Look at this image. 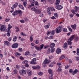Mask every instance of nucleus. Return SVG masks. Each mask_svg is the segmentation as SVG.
Masks as SVG:
<instances>
[{
    "label": "nucleus",
    "instance_id": "obj_1",
    "mask_svg": "<svg viewBox=\"0 0 79 79\" xmlns=\"http://www.w3.org/2000/svg\"><path fill=\"white\" fill-rule=\"evenodd\" d=\"M60 2V0H56L55 8L57 10H61L63 8V6L61 5H59Z\"/></svg>",
    "mask_w": 79,
    "mask_h": 79
},
{
    "label": "nucleus",
    "instance_id": "obj_2",
    "mask_svg": "<svg viewBox=\"0 0 79 79\" xmlns=\"http://www.w3.org/2000/svg\"><path fill=\"white\" fill-rule=\"evenodd\" d=\"M75 37V35H73L72 36L70 37L69 39V40L67 41V43H68V44H69V45H72L73 42L71 41H73V39H74Z\"/></svg>",
    "mask_w": 79,
    "mask_h": 79
},
{
    "label": "nucleus",
    "instance_id": "obj_3",
    "mask_svg": "<svg viewBox=\"0 0 79 79\" xmlns=\"http://www.w3.org/2000/svg\"><path fill=\"white\" fill-rule=\"evenodd\" d=\"M23 12L22 11L20 10H17L15 11V12L12 13L13 16H16L18 15V14H22Z\"/></svg>",
    "mask_w": 79,
    "mask_h": 79
},
{
    "label": "nucleus",
    "instance_id": "obj_4",
    "mask_svg": "<svg viewBox=\"0 0 79 79\" xmlns=\"http://www.w3.org/2000/svg\"><path fill=\"white\" fill-rule=\"evenodd\" d=\"M62 29V27L60 26L56 29V32L57 34H58V33H60V32H61Z\"/></svg>",
    "mask_w": 79,
    "mask_h": 79
},
{
    "label": "nucleus",
    "instance_id": "obj_5",
    "mask_svg": "<svg viewBox=\"0 0 79 79\" xmlns=\"http://www.w3.org/2000/svg\"><path fill=\"white\" fill-rule=\"evenodd\" d=\"M36 60V58H34L32 59L31 61L30 62V63L31 64H37V63L35 62Z\"/></svg>",
    "mask_w": 79,
    "mask_h": 79
},
{
    "label": "nucleus",
    "instance_id": "obj_6",
    "mask_svg": "<svg viewBox=\"0 0 79 79\" xmlns=\"http://www.w3.org/2000/svg\"><path fill=\"white\" fill-rule=\"evenodd\" d=\"M6 30V27L4 25H2L0 28V31H5Z\"/></svg>",
    "mask_w": 79,
    "mask_h": 79
},
{
    "label": "nucleus",
    "instance_id": "obj_7",
    "mask_svg": "<svg viewBox=\"0 0 79 79\" xmlns=\"http://www.w3.org/2000/svg\"><path fill=\"white\" fill-rule=\"evenodd\" d=\"M11 47L12 48H17L18 47V44L16 43L12 45Z\"/></svg>",
    "mask_w": 79,
    "mask_h": 79
},
{
    "label": "nucleus",
    "instance_id": "obj_8",
    "mask_svg": "<svg viewBox=\"0 0 79 79\" xmlns=\"http://www.w3.org/2000/svg\"><path fill=\"white\" fill-rule=\"evenodd\" d=\"M49 62L48 61V60H47V59H46L43 62V64L44 65V68L45 67H46V65H45V64H48L49 63Z\"/></svg>",
    "mask_w": 79,
    "mask_h": 79
},
{
    "label": "nucleus",
    "instance_id": "obj_9",
    "mask_svg": "<svg viewBox=\"0 0 79 79\" xmlns=\"http://www.w3.org/2000/svg\"><path fill=\"white\" fill-rule=\"evenodd\" d=\"M12 28V26H11L10 24H9L8 25V28L6 29V31L7 32H10V29Z\"/></svg>",
    "mask_w": 79,
    "mask_h": 79
},
{
    "label": "nucleus",
    "instance_id": "obj_10",
    "mask_svg": "<svg viewBox=\"0 0 79 79\" xmlns=\"http://www.w3.org/2000/svg\"><path fill=\"white\" fill-rule=\"evenodd\" d=\"M41 10L40 9H36L35 10V13L36 14H40L41 13Z\"/></svg>",
    "mask_w": 79,
    "mask_h": 79
},
{
    "label": "nucleus",
    "instance_id": "obj_11",
    "mask_svg": "<svg viewBox=\"0 0 79 79\" xmlns=\"http://www.w3.org/2000/svg\"><path fill=\"white\" fill-rule=\"evenodd\" d=\"M61 49L58 48L56 50V53L57 54H59L60 53H61Z\"/></svg>",
    "mask_w": 79,
    "mask_h": 79
},
{
    "label": "nucleus",
    "instance_id": "obj_12",
    "mask_svg": "<svg viewBox=\"0 0 79 79\" xmlns=\"http://www.w3.org/2000/svg\"><path fill=\"white\" fill-rule=\"evenodd\" d=\"M4 43L6 45H7V46H8L10 45V43L7 41H5Z\"/></svg>",
    "mask_w": 79,
    "mask_h": 79
},
{
    "label": "nucleus",
    "instance_id": "obj_13",
    "mask_svg": "<svg viewBox=\"0 0 79 79\" xmlns=\"http://www.w3.org/2000/svg\"><path fill=\"white\" fill-rule=\"evenodd\" d=\"M71 27L73 29H76V24L74 25H71Z\"/></svg>",
    "mask_w": 79,
    "mask_h": 79
},
{
    "label": "nucleus",
    "instance_id": "obj_14",
    "mask_svg": "<svg viewBox=\"0 0 79 79\" xmlns=\"http://www.w3.org/2000/svg\"><path fill=\"white\" fill-rule=\"evenodd\" d=\"M78 72V70L77 69H76L72 73L73 75H74V74H76V73H77Z\"/></svg>",
    "mask_w": 79,
    "mask_h": 79
},
{
    "label": "nucleus",
    "instance_id": "obj_15",
    "mask_svg": "<svg viewBox=\"0 0 79 79\" xmlns=\"http://www.w3.org/2000/svg\"><path fill=\"white\" fill-rule=\"evenodd\" d=\"M27 73L29 75L31 76V74L32 73V71H31L30 70H27Z\"/></svg>",
    "mask_w": 79,
    "mask_h": 79
},
{
    "label": "nucleus",
    "instance_id": "obj_16",
    "mask_svg": "<svg viewBox=\"0 0 79 79\" xmlns=\"http://www.w3.org/2000/svg\"><path fill=\"white\" fill-rule=\"evenodd\" d=\"M50 48H53L55 47V44L54 43H51L50 44Z\"/></svg>",
    "mask_w": 79,
    "mask_h": 79
},
{
    "label": "nucleus",
    "instance_id": "obj_17",
    "mask_svg": "<svg viewBox=\"0 0 79 79\" xmlns=\"http://www.w3.org/2000/svg\"><path fill=\"white\" fill-rule=\"evenodd\" d=\"M48 72L51 75L53 74V71H52L51 69H49L48 70Z\"/></svg>",
    "mask_w": 79,
    "mask_h": 79
},
{
    "label": "nucleus",
    "instance_id": "obj_18",
    "mask_svg": "<svg viewBox=\"0 0 79 79\" xmlns=\"http://www.w3.org/2000/svg\"><path fill=\"white\" fill-rule=\"evenodd\" d=\"M44 44H42V45H40V50H41L42 48H43L44 47Z\"/></svg>",
    "mask_w": 79,
    "mask_h": 79
},
{
    "label": "nucleus",
    "instance_id": "obj_19",
    "mask_svg": "<svg viewBox=\"0 0 79 79\" xmlns=\"http://www.w3.org/2000/svg\"><path fill=\"white\" fill-rule=\"evenodd\" d=\"M19 6L20 8H21V9H22V10H24V8L23 7V5H19Z\"/></svg>",
    "mask_w": 79,
    "mask_h": 79
},
{
    "label": "nucleus",
    "instance_id": "obj_20",
    "mask_svg": "<svg viewBox=\"0 0 79 79\" xmlns=\"http://www.w3.org/2000/svg\"><path fill=\"white\" fill-rule=\"evenodd\" d=\"M77 11H76V10H72L71 12L73 13V14H76V13H77Z\"/></svg>",
    "mask_w": 79,
    "mask_h": 79
},
{
    "label": "nucleus",
    "instance_id": "obj_21",
    "mask_svg": "<svg viewBox=\"0 0 79 79\" xmlns=\"http://www.w3.org/2000/svg\"><path fill=\"white\" fill-rule=\"evenodd\" d=\"M65 57L64 56H61L59 58V60H63V59H64V58Z\"/></svg>",
    "mask_w": 79,
    "mask_h": 79
},
{
    "label": "nucleus",
    "instance_id": "obj_22",
    "mask_svg": "<svg viewBox=\"0 0 79 79\" xmlns=\"http://www.w3.org/2000/svg\"><path fill=\"white\" fill-rule=\"evenodd\" d=\"M51 53H53V52H55V48H51Z\"/></svg>",
    "mask_w": 79,
    "mask_h": 79
},
{
    "label": "nucleus",
    "instance_id": "obj_23",
    "mask_svg": "<svg viewBox=\"0 0 79 79\" xmlns=\"http://www.w3.org/2000/svg\"><path fill=\"white\" fill-rule=\"evenodd\" d=\"M64 48H66L68 47V44H67V43H65L64 44L63 46Z\"/></svg>",
    "mask_w": 79,
    "mask_h": 79
},
{
    "label": "nucleus",
    "instance_id": "obj_24",
    "mask_svg": "<svg viewBox=\"0 0 79 79\" xmlns=\"http://www.w3.org/2000/svg\"><path fill=\"white\" fill-rule=\"evenodd\" d=\"M15 29H16V32H17L19 31V28L17 27H15Z\"/></svg>",
    "mask_w": 79,
    "mask_h": 79
},
{
    "label": "nucleus",
    "instance_id": "obj_25",
    "mask_svg": "<svg viewBox=\"0 0 79 79\" xmlns=\"http://www.w3.org/2000/svg\"><path fill=\"white\" fill-rule=\"evenodd\" d=\"M78 40H79V37H78L77 36L74 39L75 42H77V41H78Z\"/></svg>",
    "mask_w": 79,
    "mask_h": 79
},
{
    "label": "nucleus",
    "instance_id": "obj_26",
    "mask_svg": "<svg viewBox=\"0 0 79 79\" xmlns=\"http://www.w3.org/2000/svg\"><path fill=\"white\" fill-rule=\"evenodd\" d=\"M77 54L78 56H79V48H77Z\"/></svg>",
    "mask_w": 79,
    "mask_h": 79
},
{
    "label": "nucleus",
    "instance_id": "obj_27",
    "mask_svg": "<svg viewBox=\"0 0 79 79\" xmlns=\"http://www.w3.org/2000/svg\"><path fill=\"white\" fill-rule=\"evenodd\" d=\"M50 10L52 11H55V9L52 7H50Z\"/></svg>",
    "mask_w": 79,
    "mask_h": 79
},
{
    "label": "nucleus",
    "instance_id": "obj_28",
    "mask_svg": "<svg viewBox=\"0 0 79 79\" xmlns=\"http://www.w3.org/2000/svg\"><path fill=\"white\" fill-rule=\"evenodd\" d=\"M49 27H50V25H46L44 26V27L45 29H48Z\"/></svg>",
    "mask_w": 79,
    "mask_h": 79
},
{
    "label": "nucleus",
    "instance_id": "obj_29",
    "mask_svg": "<svg viewBox=\"0 0 79 79\" xmlns=\"http://www.w3.org/2000/svg\"><path fill=\"white\" fill-rule=\"evenodd\" d=\"M16 39H17V37H14L13 39V41H14V42H16Z\"/></svg>",
    "mask_w": 79,
    "mask_h": 79
},
{
    "label": "nucleus",
    "instance_id": "obj_30",
    "mask_svg": "<svg viewBox=\"0 0 79 79\" xmlns=\"http://www.w3.org/2000/svg\"><path fill=\"white\" fill-rule=\"evenodd\" d=\"M75 9L76 10V11H78V10H79V7L78 8L77 6H75Z\"/></svg>",
    "mask_w": 79,
    "mask_h": 79
},
{
    "label": "nucleus",
    "instance_id": "obj_31",
    "mask_svg": "<svg viewBox=\"0 0 79 79\" xmlns=\"http://www.w3.org/2000/svg\"><path fill=\"white\" fill-rule=\"evenodd\" d=\"M63 32H66L68 31V30H67V29L65 28H63Z\"/></svg>",
    "mask_w": 79,
    "mask_h": 79
},
{
    "label": "nucleus",
    "instance_id": "obj_32",
    "mask_svg": "<svg viewBox=\"0 0 79 79\" xmlns=\"http://www.w3.org/2000/svg\"><path fill=\"white\" fill-rule=\"evenodd\" d=\"M29 54V51H26L25 53V55L27 56V55H28Z\"/></svg>",
    "mask_w": 79,
    "mask_h": 79
},
{
    "label": "nucleus",
    "instance_id": "obj_33",
    "mask_svg": "<svg viewBox=\"0 0 79 79\" xmlns=\"http://www.w3.org/2000/svg\"><path fill=\"white\" fill-rule=\"evenodd\" d=\"M21 35H23V36H26V35L24 33L22 32L20 33Z\"/></svg>",
    "mask_w": 79,
    "mask_h": 79
},
{
    "label": "nucleus",
    "instance_id": "obj_34",
    "mask_svg": "<svg viewBox=\"0 0 79 79\" xmlns=\"http://www.w3.org/2000/svg\"><path fill=\"white\" fill-rule=\"evenodd\" d=\"M13 71L14 74H17V73H18V71H17V70L16 69L14 70Z\"/></svg>",
    "mask_w": 79,
    "mask_h": 79
},
{
    "label": "nucleus",
    "instance_id": "obj_35",
    "mask_svg": "<svg viewBox=\"0 0 79 79\" xmlns=\"http://www.w3.org/2000/svg\"><path fill=\"white\" fill-rule=\"evenodd\" d=\"M19 51L20 52H23V49H22V48H19Z\"/></svg>",
    "mask_w": 79,
    "mask_h": 79
},
{
    "label": "nucleus",
    "instance_id": "obj_36",
    "mask_svg": "<svg viewBox=\"0 0 79 79\" xmlns=\"http://www.w3.org/2000/svg\"><path fill=\"white\" fill-rule=\"evenodd\" d=\"M16 7H17L16 6V5L14 4L13 5L12 7H11V9H14V8H15Z\"/></svg>",
    "mask_w": 79,
    "mask_h": 79
},
{
    "label": "nucleus",
    "instance_id": "obj_37",
    "mask_svg": "<svg viewBox=\"0 0 79 79\" xmlns=\"http://www.w3.org/2000/svg\"><path fill=\"white\" fill-rule=\"evenodd\" d=\"M27 4V2H26L25 1L23 2V5L24 6H25V7H26V6Z\"/></svg>",
    "mask_w": 79,
    "mask_h": 79
},
{
    "label": "nucleus",
    "instance_id": "obj_38",
    "mask_svg": "<svg viewBox=\"0 0 79 79\" xmlns=\"http://www.w3.org/2000/svg\"><path fill=\"white\" fill-rule=\"evenodd\" d=\"M35 42L36 44H39V41L38 40H35Z\"/></svg>",
    "mask_w": 79,
    "mask_h": 79
},
{
    "label": "nucleus",
    "instance_id": "obj_39",
    "mask_svg": "<svg viewBox=\"0 0 79 79\" xmlns=\"http://www.w3.org/2000/svg\"><path fill=\"white\" fill-rule=\"evenodd\" d=\"M30 42H32L33 41V38H32V36H30Z\"/></svg>",
    "mask_w": 79,
    "mask_h": 79
},
{
    "label": "nucleus",
    "instance_id": "obj_40",
    "mask_svg": "<svg viewBox=\"0 0 79 79\" xmlns=\"http://www.w3.org/2000/svg\"><path fill=\"white\" fill-rule=\"evenodd\" d=\"M35 48L36 50H39L40 48L38 46H35Z\"/></svg>",
    "mask_w": 79,
    "mask_h": 79
},
{
    "label": "nucleus",
    "instance_id": "obj_41",
    "mask_svg": "<svg viewBox=\"0 0 79 79\" xmlns=\"http://www.w3.org/2000/svg\"><path fill=\"white\" fill-rule=\"evenodd\" d=\"M54 15L55 17H56L57 18V17H58V14H57L56 13H54Z\"/></svg>",
    "mask_w": 79,
    "mask_h": 79
},
{
    "label": "nucleus",
    "instance_id": "obj_42",
    "mask_svg": "<svg viewBox=\"0 0 79 79\" xmlns=\"http://www.w3.org/2000/svg\"><path fill=\"white\" fill-rule=\"evenodd\" d=\"M48 54H49L50 53V48H49L47 52Z\"/></svg>",
    "mask_w": 79,
    "mask_h": 79
},
{
    "label": "nucleus",
    "instance_id": "obj_43",
    "mask_svg": "<svg viewBox=\"0 0 79 79\" xmlns=\"http://www.w3.org/2000/svg\"><path fill=\"white\" fill-rule=\"evenodd\" d=\"M23 63L25 64H28V61L27 60H24L23 61Z\"/></svg>",
    "mask_w": 79,
    "mask_h": 79
},
{
    "label": "nucleus",
    "instance_id": "obj_44",
    "mask_svg": "<svg viewBox=\"0 0 79 79\" xmlns=\"http://www.w3.org/2000/svg\"><path fill=\"white\" fill-rule=\"evenodd\" d=\"M30 2H31L32 3H35V1L34 0H29Z\"/></svg>",
    "mask_w": 79,
    "mask_h": 79
},
{
    "label": "nucleus",
    "instance_id": "obj_45",
    "mask_svg": "<svg viewBox=\"0 0 79 79\" xmlns=\"http://www.w3.org/2000/svg\"><path fill=\"white\" fill-rule=\"evenodd\" d=\"M19 73L21 75H23V74L22 70H20L19 71Z\"/></svg>",
    "mask_w": 79,
    "mask_h": 79
},
{
    "label": "nucleus",
    "instance_id": "obj_46",
    "mask_svg": "<svg viewBox=\"0 0 79 79\" xmlns=\"http://www.w3.org/2000/svg\"><path fill=\"white\" fill-rule=\"evenodd\" d=\"M39 16H40V17H42L43 16H44V14H40Z\"/></svg>",
    "mask_w": 79,
    "mask_h": 79
},
{
    "label": "nucleus",
    "instance_id": "obj_47",
    "mask_svg": "<svg viewBox=\"0 0 79 79\" xmlns=\"http://www.w3.org/2000/svg\"><path fill=\"white\" fill-rule=\"evenodd\" d=\"M42 74H43V73L41 72H40L38 73V75H39V76H42Z\"/></svg>",
    "mask_w": 79,
    "mask_h": 79
},
{
    "label": "nucleus",
    "instance_id": "obj_48",
    "mask_svg": "<svg viewBox=\"0 0 79 79\" xmlns=\"http://www.w3.org/2000/svg\"><path fill=\"white\" fill-rule=\"evenodd\" d=\"M50 3H53L55 0H48Z\"/></svg>",
    "mask_w": 79,
    "mask_h": 79
},
{
    "label": "nucleus",
    "instance_id": "obj_49",
    "mask_svg": "<svg viewBox=\"0 0 79 79\" xmlns=\"http://www.w3.org/2000/svg\"><path fill=\"white\" fill-rule=\"evenodd\" d=\"M53 74H52L51 75V76H49V79H52V77H53Z\"/></svg>",
    "mask_w": 79,
    "mask_h": 79
},
{
    "label": "nucleus",
    "instance_id": "obj_50",
    "mask_svg": "<svg viewBox=\"0 0 79 79\" xmlns=\"http://www.w3.org/2000/svg\"><path fill=\"white\" fill-rule=\"evenodd\" d=\"M20 22H21V23H24V20H20Z\"/></svg>",
    "mask_w": 79,
    "mask_h": 79
},
{
    "label": "nucleus",
    "instance_id": "obj_51",
    "mask_svg": "<svg viewBox=\"0 0 79 79\" xmlns=\"http://www.w3.org/2000/svg\"><path fill=\"white\" fill-rule=\"evenodd\" d=\"M31 10H32V11H34L35 12V10H37V9H35L34 8H31Z\"/></svg>",
    "mask_w": 79,
    "mask_h": 79
},
{
    "label": "nucleus",
    "instance_id": "obj_52",
    "mask_svg": "<svg viewBox=\"0 0 79 79\" xmlns=\"http://www.w3.org/2000/svg\"><path fill=\"white\" fill-rule=\"evenodd\" d=\"M22 73L23 74H26V72L24 70H22Z\"/></svg>",
    "mask_w": 79,
    "mask_h": 79
},
{
    "label": "nucleus",
    "instance_id": "obj_53",
    "mask_svg": "<svg viewBox=\"0 0 79 79\" xmlns=\"http://www.w3.org/2000/svg\"><path fill=\"white\" fill-rule=\"evenodd\" d=\"M36 69H40V67L39 66V65H37L36 67Z\"/></svg>",
    "mask_w": 79,
    "mask_h": 79
},
{
    "label": "nucleus",
    "instance_id": "obj_54",
    "mask_svg": "<svg viewBox=\"0 0 79 79\" xmlns=\"http://www.w3.org/2000/svg\"><path fill=\"white\" fill-rule=\"evenodd\" d=\"M69 68V65H67L65 66V69H67L68 68Z\"/></svg>",
    "mask_w": 79,
    "mask_h": 79
},
{
    "label": "nucleus",
    "instance_id": "obj_55",
    "mask_svg": "<svg viewBox=\"0 0 79 79\" xmlns=\"http://www.w3.org/2000/svg\"><path fill=\"white\" fill-rule=\"evenodd\" d=\"M69 16L70 18H73L74 16V15H72V14H70Z\"/></svg>",
    "mask_w": 79,
    "mask_h": 79
},
{
    "label": "nucleus",
    "instance_id": "obj_56",
    "mask_svg": "<svg viewBox=\"0 0 79 79\" xmlns=\"http://www.w3.org/2000/svg\"><path fill=\"white\" fill-rule=\"evenodd\" d=\"M54 32V31H52L51 34H52V35H54V34H55V33Z\"/></svg>",
    "mask_w": 79,
    "mask_h": 79
},
{
    "label": "nucleus",
    "instance_id": "obj_57",
    "mask_svg": "<svg viewBox=\"0 0 79 79\" xmlns=\"http://www.w3.org/2000/svg\"><path fill=\"white\" fill-rule=\"evenodd\" d=\"M62 69L61 68H58L57 70V71L58 72H60V71H61Z\"/></svg>",
    "mask_w": 79,
    "mask_h": 79
},
{
    "label": "nucleus",
    "instance_id": "obj_58",
    "mask_svg": "<svg viewBox=\"0 0 79 79\" xmlns=\"http://www.w3.org/2000/svg\"><path fill=\"white\" fill-rule=\"evenodd\" d=\"M35 5H37L38 6L39 5V3L37 1H35Z\"/></svg>",
    "mask_w": 79,
    "mask_h": 79
},
{
    "label": "nucleus",
    "instance_id": "obj_59",
    "mask_svg": "<svg viewBox=\"0 0 79 79\" xmlns=\"http://www.w3.org/2000/svg\"><path fill=\"white\" fill-rule=\"evenodd\" d=\"M20 59H21V60H24V57H23V56H21L20 57Z\"/></svg>",
    "mask_w": 79,
    "mask_h": 79
},
{
    "label": "nucleus",
    "instance_id": "obj_60",
    "mask_svg": "<svg viewBox=\"0 0 79 79\" xmlns=\"http://www.w3.org/2000/svg\"><path fill=\"white\" fill-rule=\"evenodd\" d=\"M16 68L17 69H19V65H16Z\"/></svg>",
    "mask_w": 79,
    "mask_h": 79
},
{
    "label": "nucleus",
    "instance_id": "obj_61",
    "mask_svg": "<svg viewBox=\"0 0 79 79\" xmlns=\"http://www.w3.org/2000/svg\"><path fill=\"white\" fill-rule=\"evenodd\" d=\"M7 35L8 37L10 36V32H7Z\"/></svg>",
    "mask_w": 79,
    "mask_h": 79
},
{
    "label": "nucleus",
    "instance_id": "obj_62",
    "mask_svg": "<svg viewBox=\"0 0 79 79\" xmlns=\"http://www.w3.org/2000/svg\"><path fill=\"white\" fill-rule=\"evenodd\" d=\"M76 60H77V61L79 60V56H77L76 57Z\"/></svg>",
    "mask_w": 79,
    "mask_h": 79
},
{
    "label": "nucleus",
    "instance_id": "obj_63",
    "mask_svg": "<svg viewBox=\"0 0 79 79\" xmlns=\"http://www.w3.org/2000/svg\"><path fill=\"white\" fill-rule=\"evenodd\" d=\"M72 72H73V69H70L69 70V72L70 73H72Z\"/></svg>",
    "mask_w": 79,
    "mask_h": 79
},
{
    "label": "nucleus",
    "instance_id": "obj_64",
    "mask_svg": "<svg viewBox=\"0 0 79 79\" xmlns=\"http://www.w3.org/2000/svg\"><path fill=\"white\" fill-rule=\"evenodd\" d=\"M8 41H11V38L9 37L8 39Z\"/></svg>",
    "mask_w": 79,
    "mask_h": 79
}]
</instances>
